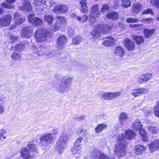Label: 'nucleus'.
Wrapping results in <instances>:
<instances>
[{
  "mask_svg": "<svg viewBox=\"0 0 159 159\" xmlns=\"http://www.w3.org/2000/svg\"><path fill=\"white\" fill-rule=\"evenodd\" d=\"M145 21L146 22L149 23L152 22L153 21V19L152 18H148L146 19H142V20H140L138 19L135 17H130L126 19V22L129 23H136L138 22L139 21Z\"/></svg>",
  "mask_w": 159,
  "mask_h": 159,
  "instance_id": "2eb2a0df",
  "label": "nucleus"
},
{
  "mask_svg": "<svg viewBox=\"0 0 159 159\" xmlns=\"http://www.w3.org/2000/svg\"><path fill=\"white\" fill-rule=\"evenodd\" d=\"M130 26L134 28H141L142 27V25L141 24H134L133 25H130Z\"/></svg>",
  "mask_w": 159,
  "mask_h": 159,
  "instance_id": "0e129e2a",
  "label": "nucleus"
},
{
  "mask_svg": "<svg viewBox=\"0 0 159 159\" xmlns=\"http://www.w3.org/2000/svg\"><path fill=\"white\" fill-rule=\"evenodd\" d=\"M98 159H115L114 156H113L110 157L103 152H101Z\"/></svg>",
  "mask_w": 159,
  "mask_h": 159,
  "instance_id": "de8ad7c7",
  "label": "nucleus"
},
{
  "mask_svg": "<svg viewBox=\"0 0 159 159\" xmlns=\"http://www.w3.org/2000/svg\"><path fill=\"white\" fill-rule=\"evenodd\" d=\"M33 14H30L28 16L30 23L34 24L36 26H41L43 24L42 20L39 18L34 17Z\"/></svg>",
  "mask_w": 159,
  "mask_h": 159,
  "instance_id": "9b49d317",
  "label": "nucleus"
},
{
  "mask_svg": "<svg viewBox=\"0 0 159 159\" xmlns=\"http://www.w3.org/2000/svg\"><path fill=\"white\" fill-rule=\"evenodd\" d=\"M115 39L114 38L110 37L107 38L102 43V44L106 46H110L112 45L115 43Z\"/></svg>",
  "mask_w": 159,
  "mask_h": 159,
  "instance_id": "bb28decb",
  "label": "nucleus"
},
{
  "mask_svg": "<svg viewBox=\"0 0 159 159\" xmlns=\"http://www.w3.org/2000/svg\"><path fill=\"white\" fill-rule=\"evenodd\" d=\"M68 11L67 6L62 4L57 5L54 8L52 9V11L56 14H60L66 13Z\"/></svg>",
  "mask_w": 159,
  "mask_h": 159,
  "instance_id": "0eeeda50",
  "label": "nucleus"
},
{
  "mask_svg": "<svg viewBox=\"0 0 159 159\" xmlns=\"http://www.w3.org/2000/svg\"><path fill=\"white\" fill-rule=\"evenodd\" d=\"M11 59L15 61L20 60L21 59L20 55L16 52L11 53Z\"/></svg>",
  "mask_w": 159,
  "mask_h": 159,
  "instance_id": "a19ab883",
  "label": "nucleus"
},
{
  "mask_svg": "<svg viewBox=\"0 0 159 159\" xmlns=\"http://www.w3.org/2000/svg\"><path fill=\"white\" fill-rule=\"evenodd\" d=\"M113 5V7L115 9H117L120 5L118 0H115Z\"/></svg>",
  "mask_w": 159,
  "mask_h": 159,
  "instance_id": "bf43d9fd",
  "label": "nucleus"
},
{
  "mask_svg": "<svg viewBox=\"0 0 159 159\" xmlns=\"http://www.w3.org/2000/svg\"><path fill=\"white\" fill-rule=\"evenodd\" d=\"M128 117L127 114L124 112H122L119 115V120L121 126L124 125Z\"/></svg>",
  "mask_w": 159,
  "mask_h": 159,
  "instance_id": "4be33fe9",
  "label": "nucleus"
},
{
  "mask_svg": "<svg viewBox=\"0 0 159 159\" xmlns=\"http://www.w3.org/2000/svg\"><path fill=\"white\" fill-rule=\"evenodd\" d=\"M27 147L29 148V150L30 152H36L37 151L36 146L33 142H30L27 145Z\"/></svg>",
  "mask_w": 159,
  "mask_h": 159,
  "instance_id": "72a5a7b5",
  "label": "nucleus"
},
{
  "mask_svg": "<svg viewBox=\"0 0 159 159\" xmlns=\"http://www.w3.org/2000/svg\"><path fill=\"white\" fill-rule=\"evenodd\" d=\"M99 31L101 32L102 31L103 34H104V32L106 31L105 30H93L91 33V36L94 39H98L100 38V36L101 35V34Z\"/></svg>",
  "mask_w": 159,
  "mask_h": 159,
  "instance_id": "cd10ccee",
  "label": "nucleus"
},
{
  "mask_svg": "<svg viewBox=\"0 0 159 159\" xmlns=\"http://www.w3.org/2000/svg\"><path fill=\"white\" fill-rule=\"evenodd\" d=\"M44 19L48 24L51 25L52 23L54 18L52 15H45L44 16Z\"/></svg>",
  "mask_w": 159,
  "mask_h": 159,
  "instance_id": "c03bdc74",
  "label": "nucleus"
},
{
  "mask_svg": "<svg viewBox=\"0 0 159 159\" xmlns=\"http://www.w3.org/2000/svg\"><path fill=\"white\" fill-rule=\"evenodd\" d=\"M151 152H152L159 148V140L156 139L151 142L149 145Z\"/></svg>",
  "mask_w": 159,
  "mask_h": 159,
  "instance_id": "dca6fc26",
  "label": "nucleus"
},
{
  "mask_svg": "<svg viewBox=\"0 0 159 159\" xmlns=\"http://www.w3.org/2000/svg\"><path fill=\"white\" fill-rule=\"evenodd\" d=\"M24 44L23 43H20L17 44L15 47L12 46L11 50H14L16 49L17 50L20 52L24 49Z\"/></svg>",
  "mask_w": 159,
  "mask_h": 159,
  "instance_id": "c9c22d12",
  "label": "nucleus"
},
{
  "mask_svg": "<svg viewBox=\"0 0 159 159\" xmlns=\"http://www.w3.org/2000/svg\"><path fill=\"white\" fill-rule=\"evenodd\" d=\"M110 92L102 94V97L106 99L109 100Z\"/></svg>",
  "mask_w": 159,
  "mask_h": 159,
  "instance_id": "052dcab7",
  "label": "nucleus"
},
{
  "mask_svg": "<svg viewBox=\"0 0 159 159\" xmlns=\"http://www.w3.org/2000/svg\"><path fill=\"white\" fill-rule=\"evenodd\" d=\"M136 148L135 152V153L138 154L142 153L146 148V147L145 146L141 145L137 146Z\"/></svg>",
  "mask_w": 159,
  "mask_h": 159,
  "instance_id": "2f4dec72",
  "label": "nucleus"
},
{
  "mask_svg": "<svg viewBox=\"0 0 159 159\" xmlns=\"http://www.w3.org/2000/svg\"><path fill=\"white\" fill-rule=\"evenodd\" d=\"M148 130L153 134L156 133L158 131V128L155 126H149L148 128Z\"/></svg>",
  "mask_w": 159,
  "mask_h": 159,
  "instance_id": "3c124183",
  "label": "nucleus"
},
{
  "mask_svg": "<svg viewBox=\"0 0 159 159\" xmlns=\"http://www.w3.org/2000/svg\"><path fill=\"white\" fill-rule=\"evenodd\" d=\"M150 2L151 4L159 8V0H151Z\"/></svg>",
  "mask_w": 159,
  "mask_h": 159,
  "instance_id": "5fc2aeb1",
  "label": "nucleus"
},
{
  "mask_svg": "<svg viewBox=\"0 0 159 159\" xmlns=\"http://www.w3.org/2000/svg\"><path fill=\"white\" fill-rule=\"evenodd\" d=\"M47 2H48L49 7L50 8L52 7L54 8V7L57 5L56 2L53 1L52 0H47Z\"/></svg>",
  "mask_w": 159,
  "mask_h": 159,
  "instance_id": "6e6d98bb",
  "label": "nucleus"
},
{
  "mask_svg": "<svg viewBox=\"0 0 159 159\" xmlns=\"http://www.w3.org/2000/svg\"><path fill=\"white\" fill-rule=\"evenodd\" d=\"M136 136L135 132L132 130L128 129L125 133V138L127 139H130Z\"/></svg>",
  "mask_w": 159,
  "mask_h": 159,
  "instance_id": "473e14b6",
  "label": "nucleus"
},
{
  "mask_svg": "<svg viewBox=\"0 0 159 159\" xmlns=\"http://www.w3.org/2000/svg\"><path fill=\"white\" fill-rule=\"evenodd\" d=\"M145 89L143 88L135 89H133L131 91V94L134 96H138L141 94L143 93Z\"/></svg>",
  "mask_w": 159,
  "mask_h": 159,
  "instance_id": "a878e982",
  "label": "nucleus"
},
{
  "mask_svg": "<svg viewBox=\"0 0 159 159\" xmlns=\"http://www.w3.org/2000/svg\"><path fill=\"white\" fill-rule=\"evenodd\" d=\"M87 4V0H80L79 5L81 12L85 14L87 13L88 11V8Z\"/></svg>",
  "mask_w": 159,
  "mask_h": 159,
  "instance_id": "4468645a",
  "label": "nucleus"
},
{
  "mask_svg": "<svg viewBox=\"0 0 159 159\" xmlns=\"http://www.w3.org/2000/svg\"><path fill=\"white\" fill-rule=\"evenodd\" d=\"M33 48L34 49V53H37L39 56L45 54L48 55L50 54V52L49 51V49L45 45H41L37 49L35 46H33Z\"/></svg>",
  "mask_w": 159,
  "mask_h": 159,
  "instance_id": "423d86ee",
  "label": "nucleus"
},
{
  "mask_svg": "<svg viewBox=\"0 0 159 159\" xmlns=\"http://www.w3.org/2000/svg\"><path fill=\"white\" fill-rule=\"evenodd\" d=\"M154 30H143L144 34L146 38L150 37L154 32Z\"/></svg>",
  "mask_w": 159,
  "mask_h": 159,
  "instance_id": "8fccbe9b",
  "label": "nucleus"
},
{
  "mask_svg": "<svg viewBox=\"0 0 159 159\" xmlns=\"http://www.w3.org/2000/svg\"><path fill=\"white\" fill-rule=\"evenodd\" d=\"M20 9L22 11L29 12L32 10V7L29 1H25L24 2L23 5L20 6Z\"/></svg>",
  "mask_w": 159,
  "mask_h": 159,
  "instance_id": "6ab92c4d",
  "label": "nucleus"
},
{
  "mask_svg": "<svg viewBox=\"0 0 159 159\" xmlns=\"http://www.w3.org/2000/svg\"><path fill=\"white\" fill-rule=\"evenodd\" d=\"M21 156L24 158H29L31 157L30 152L26 147L22 148L20 150Z\"/></svg>",
  "mask_w": 159,
  "mask_h": 159,
  "instance_id": "a211bd4d",
  "label": "nucleus"
},
{
  "mask_svg": "<svg viewBox=\"0 0 159 159\" xmlns=\"http://www.w3.org/2000/svg\"><path fill=\"white\" fill-rule=\"evenodd\" d=\"M152 76V75L150 73L143 74L141 75L138 79V81L139 83L145 82L150 79Z\"/></svg>",
  "mask_w": 159,
  "mask_h": 159,
  "instance_id": "412c9836",
  "label": "nucleus"
},
{
  "mask_svg": "<svg viewBox=\"0 0 159 159\" xmlns=\"http://www.w3.org/2000/svg\"><path fill=\"white\" fill-rule=\"evenodd\" d=\"M75 33L74 30H69L68 32V34L70 37L73 36L74 35Z\"/></svg>",
  "mask_w": 159,
  "mask_h": 159,
  "instance_id": "69168bd1",
  "label": "nucleus"
},
{
  "mask_svg": "<svg viewBox=\"0 0 159 159\" xmlns=\"http://www.w3.org/2000/svg\"><path fill=\"white\" fill-rule=\"evenodd\" d=\"M69 138V135L67 132L65 130H63L60 134L56 143V149L59 153H61L63 152L65 144Z\"/></svg>",
  "mask_w": 159,
  "mask_h": 159,
  "instance_id": "20e7f679",
  "label": "nucleus"
},
{
  "mask_svg": "<svg viewBox=\"0 0 159 159\" xmlns=\"http://www.w3.org/2000/svg\"><path fill=\"white\" fill-rule=\"evenodd\" d=\"M7 34L6 33L5 34L7 36H9L10 38V40L11 43H14V42L18 39L19 38L18 36H14L10 34L9 32H8L9 31V30H7Z\"/></svg>",
  "mask_w": 159,
  "mask_h": 159,
  "instance_id": "4c0bfd02",
  "label": "nucleus"
},
{
  "mask_svg": "<svg viewBox=\"0 0 159 159\" xmlns=\"http://www.w3.org/2000/svg\"><path fill=\"white\" fill-rule=\"evenodd\" d=\"M132 127L135 131L139 130L141 129L142 128V125L140 120L138 119L135 120L133 123Z\"/></svg>",
  "mask_w": 159,
  "mask_h": 159,
  "instance_id": "b1692460",
  "label": "nucleus"
},
{
  "mask_svg": "<svg viewBox=\"0 0 159 159\" xmlns=\"http://www.w3.org/2000/svg\"><path fill=\"white\" fill-rule=\"evenodd\" d=\"M83 139L81 137L78 138L76 140L75 142L74 146L80 147V146L82 144V140Z\"/></svg>",
  "mask_w": 159,
  "mask_h": 159,
  "instance_id": "603ef678",
  "label": "nucleus"
},
{
  "mask_svg": "<svg viewBox=\"0 0 159 159\" xmlns=\"http://www.w3.org/2000/svg\"><path fill=\"white\" fill-rule=\"evenodd\" d=\"M107 127V125L106 124H99L95 128V130L96 132L99 133L106 129Z\"/></svg>",
  "mask_w": 159,
  "mask_h": 159,
  "instance_id": "58836bf2",
  "label": "nucleus"
},
{
  "mask_svg": "<svg viewBox=\"0 0 159 159\" xmlns=\"http://www.w3.org/2000/svg\"><path fill=\"white\" fill-rule=\"evenodd\" d=\"M124 44L126 49L129 51H132L135 48L134 43L128 39H125L124 42Z\"/></svg>",
  "mask_w": 159,
  "mask_h": 159,
  "instance_id": "ddd939ff",
  "label": "nucleus"
},
{
  "mask_svg": "<svg viewBox=\"0 0 159 159\" xmlns=\"http://www.w3.org/2000/svg\"><path fill=\"white\" fill-rule=\"evenodd\" d=\"M139 131V133L142 137V140L144 141H147L148 138L145 130L141 128Z\"/></svg>",
  "mask_w": 159,
  "mask_h": 159,
  "instance_id": "e433bc0d",
  "label": "nucleus"
},
{
  "mask_svg": "<svg viewBox=\"0 0 159 159\" xmlns=\"http://www.w3.org/2000/svg\"><path fill=\"white\" fill-rule=\"evenodd\" d=\"M110 7L107 4H105L103 5L101 10V11L102 13H104L107 11L109 10Z\"/></svg>",
  "mask_w": 159,
  "mask_h": 159,
  "instance_id": "864d4df0",
  "label": "nucleus"
},
{
  "mask_svg": "<svg viewBox=\"0 0 159 159\" xmlns=\"http://www.w3.org/2000/svg\"><path fill=\"white\" fill-rule=\"evenodd\" d=\"M6 131L5 130H2L0 131V139H1V138L2 137V139H5L6 137L4 136L5 134L6 133Z\"/></svg>",
  "mask_w": 159,
  "mask_h": 159,
  "instance_id": "13d9d810",
  "label": "nucleus"
},
{
  "mask_svg": "<svg viewBox=\"0 0 159 159\" xmlns=\"http://www.w3.org/2000/svg\"><path fill=\"white\" fill-rule=\"evenodd\" d=\"M4 112V108L2 106H0V114H2Z\"/></svg>",
  "mask_w": 159,
  "mask_h": 159,
  "instance_id": "338daca9",
  "label": "nucleus"
},
{
  "mask_svg": "<svg viewBox=\"0 0 159 159\" xmlns=\"http://www.w3.org/2000/svg\"><path fill=\"white\" fill-rule=\"evenodd\" d=\"M67 42V39L65 36L61 35L59 37L57 42V48L59 50H61L64 48Z\"/></svg>",
  "mask_w": 159,
  "mask_h": 159,
  "instance_id": "9d476101",
  "label": "nucleus"
},
{
  "mask_svg": "<svg viewBox=\"0 0 159 159\" xmlns=\"http://www.w3.org/2000/svg\"><path fill=\"white\" fill-rule=\"evenodd\" d=\"M91 9L89 20L91 25H93L96 28L97 30H110L112 29L107 25L101 24L98 25L97 22L95 21L96 18L99 17L101 15L99 5L97 4L93 5L91 6Z\"/></svg>",
  "mask_w": 159,
  "mask_h": 159,
  "instance_id": "f257e3e1",
  "label": "nucleus"
},
{
  "mask_svg": "<svg viewBox=\"0 0 159 159\" xmlns=\"http://www.w3.org/2000/svg\"><path fill=\"white\" fill-rule=\"evenodd\" d=\"M121 94V92H119L114 93L110 92L109 100L113 99L120 96Z\"/></svg>",
  "mask_w": 159,
  "mask_h": 159,
  "instance_id": "a18cd8bd",
  "label": "nucleus"
},
{
  "mask_svg": "<svg viewBox=\"0 0 159 159\" xmlns=\"http://www.w3.org/2000/svg\"><path fill=\"white\" fill-rule=\"evenodd\" d=\"M121 5L123 7L127 8L130 6L131 2L130 0H121Z\"/></svg>",
  "mask_w": 159,
  "mask_h": 159,
  "instance_id": "49530a36",
  "label": "nucleus"
},
{
  "mask_svg": "<svg viewBox=\"0 0 159 159\" xmlns=\"http://www.w3.org/2000/svg\"><path fill=\"white\" fill-rule=\"evenodd\" d=\"M47 30H36L34 34V37L38 42H42L45 39V38L48 36L46 31Z\"/></svg>",
  "mask_w": 159,
  "mask_h": 159,
  "instance_id": "6e6552de",
  "label": "nucleus"
},
{
  "mask_svg": "<svg viewBox=\"0 0 159 159\" xmlns=\"http://www.w3.org/2000/svg\"><path fill=\"white\" fill-rule=\"evenodd\" d=\"M101 152L95 149H93L90 152L91 156L93 158L98 159Z\"/></svg>",
  "mask_w": 159,
  "mask_h": 159,
  "instance_id": "f704fd0d",
  "label": "nucleus"
},
{
  "mask_svg": "<svg viewBox=\"0 0 159 159\" xmlns=\"http://www.w3.org/2000/svg\"><path fill=\"white\" fill-rule=\"evenodd\" d=\"M113 53L116 56L121 57L124 56V50L121 46H119L115 48Z\"/></svg>",
  "mask_w": 159,
  "mask_h": 159,
  "instance_id": "5701e85b",
  "label": "nucleus"
},
{
  "mask_svg": "<svg viewBox=\"0 0 159 159\" xmlns=\"http://www.w3.org/2000/svg\"><path fill=\"white\" fill-rule=\"evenodd\" d=\"M14 20L15 22L11 26L10 29H15L17 25L20 24L24 22L25 18L21 17L19 13H16L14 14Z\"/></svg>",
  "mask_w": 159,
  "mask_h": 159,
  "instance_id": "1a4fd4ad",
  "label": "nucleus"
},
{
  "mask_svg": "<svg viewBox=\"0 0 159 159\" xmlns=\"http://www.w3.org/2000/svg\"><path fill=\"white\" fill-rule=\"evenodd\" d=\"M11 16L10 15H7L5 17L0 18V26L5 27L9 25L11 21Z\"/></svg>",
  "mask_w": 159,
  "mask_h": 159,
  "instance_id": "f8f14e48",
  "label": "nucleus"
},
{
  "mask_svg": "<svg viewBox=\"0 0 159 159\" xmlns=\"http://www.w3.org/2000/svg\"><path fill=\"white\" fill-rule=\"evenodd\" d=\"M3 7H5L7 8H13L14 7V6L12 5L8 4L6 3L5 2H2V4L0 3V15L3 14Z\"/></svg>",
  "mask_w": 159,
  "mask_h": 159,
  "instance_id": "c756f323",
  "label": "nucleus"
},
{
  "mask_svg": "<svg viewBox=\"0 0 159 159\" xmlns=\"http://www.w3.org/2000/svg\"><path fill=\"white\" fill-rule=\"evenodd\" d=\"M82 37L80 36H77L72 39V43L75 45H77L82 41Z\"/></svg>",
  "mask_w": 159,
  "mask_h": 159,
  "instance_id": "37998d69",
  "label": "nucleus"
},
{
  "mask_svg": "<svg viewBox=\"0 0 159 159\" xmlns=\"http://www.w3.org/2000/svg\"><path fill=\"white\" fill-rule=\"evenodd\" d=\"M72 16L75 18L80 22L82 23L86 22L88 18L87 16L85 15H84L81 16H77L75 14H74L72 15Z\"/></svg>",
  "mask_w": 159,
  "mask_h": 159,
  "instance_id": "7c9ffc66",
  "label": "nucleus"
},
{
  "mask_svg": "<svg viewBox=\"0 0 159 159\" xmlns=\"http://www.w3.org/2000/svg\"><path fill=\"white\" fill-rule=\"evenodd\" d=\"M72 79L71 78H65L62 79L58 87L57 88V90L61 93L68 91L70 86Z\"/></svg>",
  "mask_w": 159,
  "mask_h": 159,
  "instance_id": "39448f33",
  "label": "nucleus"
},
{
  "mask_svg": "<svg viewBox=\"0 0 159 159\" xmlns=\"http://www.w3.org/2000/svg\"><path fill=\"white\" fill-rule=\"evenodd\" d=\"M33 30H21V36L27 38L31 36Z\"/></svg>",
  "mask_w": 159,
  "mask_h": 159,
  "instance_id": "79ce46f5",
  "label": "nucleus"
},
{
  "mask_svg": "<svg viewBox=\"0 0 159 159\" xmlns=\"http://www.w3.org/2000/svg\"><path fill=\"white\" fill-rule=\"evenodd\" d=\"M81 148L79 146H74L71 149V152L74 155L82 154V152L80 151Z\"/></svg>",
  "mask_w": 159,
  "mask_h": 159,
  "instance_id": "ea45409f",
  "label": "nucleus"
},
{
  "mask_svg": "<svg viewBox=\"0 0 159 159\" xmlns=\"http://www.w3.org/2000/svg\"><path fill=\"white\" fill-rule=\"evenodd\" d=\"M132 7L131 12H133L134 14H138L143 8L142 4L138 2L133 4Z\"/></svg>",
  "mask_w": 159,
  "mask_h": 159,
  "instance_id": "aec40b11",
  "label": "nucleus"
},
{
  "mask_svg": "<svg viewBox=\"0 0 159 159\" xmlns=\"http://www.w3.org/2000/svg\"><path fill=\"white\" fill-rule=\"evenodd\" d=\"M6 1L7 2L9 3L8 4L11 5V4L14 3L16 0H6Z\"/></svg>",
  "mask_w": 159,
  "mask_h": 159,
  "instance_id": "774afa93",
  "label": "nucleus"
},
{
  "mask_svg": "<svg viewBox=\"0 0 159 159\" xmlns=\"http://www.w3.org/2000/svg\"><path fill=\"white\" fill-rule=\"evenodd\" d=\"M155 115L157 117H159V101H158L154 108Z\"/></svg>",
  "mask_w": 159,
  "mask_h": 159,
  "instance_id": "09e8293b",
  "label": "nucleus"
},
{
  "mask_svg": "<svg viewBox=\"0 0 159 159\" xmlns=\"http://www.w3.org/2000/svg\"><path fill=\"white\" fill-rule=\"evenodd\" d=\"M133 38L137 45H140L141 44L143 43L144 41V38L142 36L134 35L133 36Z\"/></svg>",
  "mask_w": 159,
  "mask_h": 159,
  "instance_id": "c85d7f7f",
  "label": "nucleus"
},
{
  "mask_svg": "<svg viewBox=\"0 0 159 159\" xmlns=\"http://www.w3.org/2000/svg\"><path fill=\"white\" fill-rule=\"evenodd\" d=\"M57 19L60 20L61 22L62 23H65L66 21L64 17L60 16H57Z\"/></svg>",
  "mask_w": 159,
  "mask_h": 159,
  "instance_id": "680f3d73",
  "label": "nucleus"
},
{
  "mask_svg": "<svg viewBox=\"0 0 159 159\" xmlns=\"http://www.w3.org/2000/svg\"><path fill=\"white\" fill-rule=\"evenodd\" d=\"M118 17V13L115 11H111L107 13V18L110 20H115L117 19Z\"/></svg>",
  "mask_w": 159,
  "mask_h": 159,
  "instance_id": "393cba45",
  "label": "nucleus"
},
{
  "mask_svg": "<svg viewBox=\"0 0 159 159\" xmlns=\"http://www.w3.org/2000/svg\"><path fill=\"white\" fill-rule=\"evenodd\" d=\"M33 4L34 7H43V8H40L41 11H42L44 8H45L47 6L46 4V1L44 0H33Z\"/></svg>",
  "mask_w": 159,
  "mask_h": 159,
  "instance_id": "f3484780",
  "label": "nucleus"
},
{
  "mask_svg": "<svg viewBox=\"0 0 159 159\" xmlns=\"http://www.w3.org/2000/svg\"><path fill=\"white\" fill-rule=\"evenodd\" d=\"M116 143L114 148L115 155L118 157L124 156L125 154L127 143L124 134H121L117 136Z\"/></svg>",
  "mask_w": 159,
  "mask_h": 159,
  "instance_id": "f03ea898",
  "label": "nucleus"
},
{
  "mask_svg": "<svg viewBox=\"0 0 159 159\" xmlns=\"http://www.w3.org/2000/svg\"><path fill=\"white\" fill-rule=\"evenodd\" d=\"M143 14H150L152 15L153 14V12L151 9L148 8L147 10L144 11L143 12Z\"/></svg>",
  "mask_w": 159,
  "mask_h": 159,
  "instance_id": "4d7b16f0",
  "label": "nucleus"
},
{
  "mask_svg": "<svg viewBox=\"0 0 159 159\" xmlns=\"http://www.w3.org/2000/svg\"><path fill=\"white\" fill-rule=\"evenodd\" d=\"M59 133V130L58 129H53L52 132L50 133L52 134V135H56L58 134Z\"/></svg>",
  "mask_w": 159,
  "mask_h": 159,
  "instance_id": "e2e57ef3",
  "label": "nucleus"
},
{
  "mask_svg": "<svg viewBox=\"0 0 159 159\" xmlns=\"http://www.w3.org/2000/svg\"><path fill=\"white\" fill-rule=\"evenodd\" d=\"M54 137L50 133L43 134L40 138L39 145L41 149L46 150L49 149L50 145L53 143Z\"/></svg>",
  "mask_w": 159,
  "mask_h": 159,
  "instance_id": "7ed1b4c3",
  "label": "nucleus"
}]
</instances>
